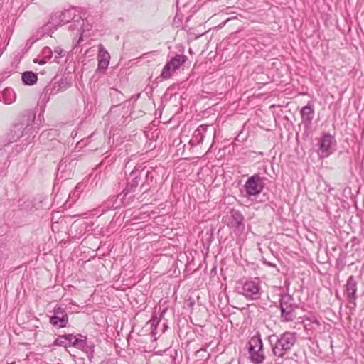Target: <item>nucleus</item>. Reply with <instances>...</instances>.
<instances>
[{"mask_svg":"<svg viewBox=\"0 0 364 364\" xmlns=\"http://www.w3.org/2000/svg\"><path fill=\"white\" fill-rule=\"evenodd\" d=\"M4 102L6 104H11L15 100V93L11 89H6L4 91Z\"/></svg>","mask_w":364,"mask_h":364,"instance_id":"obj_22","label":"nucleus"},{"mask_svg":"<svg viewBox=\"0 0 364 364\" xmlns=\"http://www.w3.org/2000/svg\"><path fill=\"white\" fill-rule=\"evenodd\" d=\"M63 24L60 11H55L50 14L49 21L47 23V34H49L50 30H56L58 26Z\"/></svg>","mask_w":364,"mask_h":364,"instance_id":"obj_16","label":"nucleus"},{"mask_svg":"<svg viewBox=\"0 0 364 364\" xmlns=\"http://www.w3.org/2000/svg\"><path fill=\"white\" fill-rule=\"evenodd\" d=\"M38 63H39L40 64H43V63H45V61H44L43 60H40Z\"/></svg>","mask_w":364,"mask_h":364,"instance_id":"obj_29","label":"nucleus"},{"mask_svg":"<svg viewBox=\"0 0 364 364\" xmlns=\"http://www.w3.org/2000/svg\"><path fill=\"white\" fill-rule=\"evenodd\" d=\"M71 85V80L68 77L56 76L48 86L51 94H56L60 91L65 90Z\"/></svg>","mask_w":364,"mask_h":364,"instance_id":"obj_9","label":"nucleus"},{"mask_svg":"<svg viewBox=\"0 0 364 364\" xmlns=\"http://www.w3.org/2000/svg\"><path fill=\"white\" fill-rule=\"evenodd\" d=\"M50 322L52 325L58 328L66 326L68 322V317L65 311L60 307L55 309L54 314L50 318Z\"/></svg>","mask_w":364,"mask_h":364,"instance_id":"obj_10","label":"nucleus"},{"mask_svg":"<svg viewBox=\"0 0 364 364\" xmlns=\"http://www.w3.org/2000/svg\"><path fill=\"white\" fill-rule=\"evenodd\" d=\"M274 337H276V336H274V335L270 336L269 337V341H270V342H272V338H274Z\"/></svg>","mask_w":364,"mask_h":364,"instance_id":"obj_28","label":"nucleus"},{"mask_svg":"<svg viewBox=\"0 0 364 364\" xmlns=\"http://www.w3.org/2000/svg\"><path fill=\"white\" fill-rule=\"evenodd\" d=\"M45 103L43 102V99H41V102H38V105L36 108V112H40L38 114V118L41 117L43 119V112H44Z\"/></svg>","mask_w":364,"mask_h":364,"instance_id":"obj_23","label":"nucleus"},{"mask_svg":"<svg viewBox=\"0 0 364 364\" xmlns=\"http://www.w3.org/2000/svg\"><path fill=\"white\" fill-rule=\"evenodd\" d=\"M296 341V333L287 331L277 337L272 352L275 356L282 358L294 346Z\"/></svg>","mask_w":364,"mask_h":364,"instance_id":"obj_1","label":"nucleus"},{"mask_svg":"<svg viewBox=\"0 0 364 364\" xmlns=\"http://www.w3.org/2000/svg\"><path fill=\"white\" fill-rule=\"evenodd\" d=\"M80 186H79V185L76 186L75 190V191H74V192H73V196H75V194L80 191H79V189H80Z\"/></svg>","mask_w":364,"mask_h":364,"instance_id":"obj_26","label":"nucleus"},{"mask_svg":"<svg viewBox=\"0 0 364 364\" xmlns=\"http://www.w3.org/2000/svg\"><path fill=\"white\" fill-rule=\"evenodd\" d=\"M50 55L49 56V58H53V61L57 63H59L60 59L65 57V54L67 53L66 50H65L60 46L55 47L53 50H50Z\"/></svg>","mask_w":364,"mask_h":364,"instance_id":"obj_21","label":"nucleus"},{"mask_svg":"<svg viewBox=\"0 0 364 364\" xmlns=\"http://www.w3.org/2000/svg\"><path fill=\"white\" fill-rule=\"evenodd\" d=\"M301 117L302 122L306 126H309L314 117V105L309 102L306 106L302 107L301 110Z\"/></svg>","mask_w":364,"mask_h":364,"instance_id":"obj_14","label":"nucleus"},{"mask_svg":"<svg viewBox=\"0 0 364 364\" xmlns=\"http://www.w3.org/2000/svg\"><path fill=\"white\" fill-rule=\"evenodd\" d=\"M268 266L272 267H276V264L271 262H265Z\"/></svg>","mask_w":364,"mask_h":364,"instance_id":"obj_27","label":"nucleus"},{"mask_svg":"<svg viewBox=\"0 0 364 364\" xmlns=\"http://www.w3.org/2000/svg\"><path fill=\"white\" fill-rule=\"evenodd\" d=\"M230 217L229 225L234 228L235 230L242 232L245 229L243 215L239 211L232 210L230 212Z\"/></svg>","mask_w":364,"mask_h":364,"instance_id":"obj_11","label":"nucleus"},{"mask_svg":"<svg viewBox=\"0 0 364 364\" xmlns=\"http://www.w3.org/2000/svg\"><path fill=\"white\" fill-rule=\"evenodd\" d=\"M240 293L247 299H257L260 296V284L258 281L247 280L241 288Z\"/></svg>","mask_w":364,"mask_h":364,"instance_id":"obj_7","label":"nucleus"},{"mask_svg":"<svg viewBox=\"0 0 364 364\" xmlns=\"http://www.w3.org/2000/svg\"><path fill=\"white\" fill-rule=\"evenodd\" d=\"M55 142H56L58 145H60V144L59 141H56Z\"/></svg>","mask_w":364,"mask_h":364,"instance_id":"obj_30","label":"nucleus"},{"mask_svg":"<svg viewBox=\"0 0 364 364\" xmlns=\"http://www.w3.org/2000/svg\"><path fill=\"white\" fill-rule=\"evenodd\" d=\"M187 57L184 55H176L169 62H168L161 72V76L164 79H168L171 77V74L178 69L181 65H183Z\"/></svg>","mask_w":364,"mask_h":364,"instance_id":"obj_8","label":"nucleus"},{"mask_svg":"<svg viewBox=\"0 0 364 364\" xmlns=\"http://www.w3.org/2000/svg\"><path fill=\"white\" fill-rule=\"evenodd\" d=\"M63 338L68 341V342L74 347L80 349L85 348L86 342L85 337L82 335L73 336L72 334L65 335Z\"/></svg>","mask_w":364,"mask_h":364,"instance_id":"obj_17","label":"nucleus"},{"mask_svg":"<svg viewBox=\"0 0 364 364\" xmlns=\"http://www.w3.org/2000/svg\"><path fill=\"white\" fill-rule=\"evenodd\" d=\"M34 201H35L34 206H35L36 209L43 208L42 200H41L40 198H35Z\"/></svg>","mask_w":364,"mask_h":364,"instance_id":"obj_24","label":"nucleus"},{"mask_svg":"<svg viewBox=\"0 0 364 364\" xmlns=\"http://www.w3.org/2000/svg\"><path fill=\"white\" fill-rule=\"evenodd\" d=\"M34 62H35V63H37V62H38L37 59H35V60H34Z\"/></svg>","mask_w":364,"mask_h":364,"instance_id":"obj_31","label":"nucleus"},{"mask_svg":"<svg viewBox=\"0 0 364 364\" xmlns=\"http://www.w3.org/2000/svg\"><path fill=\"white\" fill-rule=\"evenodd\" d=\"M297 305L294 302V299L289 295L282 297L280 300L281 317L282 321L288 322L293 321L296 316V309Z\"/></svg>","mask_w":364,"mask_h":364,"instance_id":"obj_4","label":"nucleus"},{"mask_svg":"<svg viewBox=\"0 0 364 364\" xmlns=\"http://www.w3.org/2000/svg\"><path fill=\"white\" fill-rule=\"evenodd\" d=\"M63 24L67 23L73 21L72 23L69 26L70 30H79V31H88L90 26L85 25V20L81 16L76 14V11L73 9L60 11Z\"/></svg>","mask_w":364,"mask_h":364,"instance_id":"obj_3","label":"nucleus"},{"mask_svg":"<svg viewBox=\"0 0 364 364\" xmlns=\"http://www.w3.org/2000/svg\"><path fill=\"white\" fill-rule=\"evenodd\" d=\"M304 327L305 331H313L314 330V326L318 327L320 326V322L317 319L315 316H306L305 319L303 320Z\"/></svg>","mask_w":364,"mask_h":364,"instance_id":"obj_19","label":"nucleus"},{"mask_svg":"<svg viewBox=\"0 0 364 364\" xmlns=\"http://www.w3.org/2000/svg\"><path fill=\"white\" fill-rule=\"evenodd\" d=\"M250 359L254 364H261L265 356L263 350V343L259 335L252 336L248 343Z\"/></svg>","mask_w":364,"mask_h":364,"instance_id":"obj_2","label":"nucleus"},{"mask_svg":"<svg viewBox=\"0 0 364 364\" xmlns=\"http://www.w3.org/2000/svg\"><path fill=\"white\" fill-rule=\"evenodd\" d=\"M23 125L16 124L8 133L7 136L4 141V145L7 146L11 143L16 141L23 136Z\"/></svg>","mask_w":364,"mask_h":364,"instance_id":"obj_13","label":"nucleus"},{"mask_svg":"<svg viewBox=\"0 0 364 364\" xmlns=\"http://www.w3.org/2000/svg\"><path fill=\"white\" fill-rule=\"evenodd\" d=\"M63 338V337H62V338ZM54 343H55V345H62V344H63V341H61V338H57V339L55 341Z\"/></svg>","mask_w":364,"mask_h":364,"instance_id":"obj_25","label":"nucleus"},{"mask_svg":"<svg viewBox=\"0 0 364 364\" xmlns=\"http://www.w3.org/2000/svg\"><path fill=\"white\" fill-rule=\"evenodd\" d=\"M318 156L321 158H327L336 150V141L328 133H325L318 140Z\"/></svg>","mask_w":364,"mask_h":364,"instance_id":"obj_5","label":"nucleus"},{"mask_svg":"<svg viewBox=\"0 0 364 364\" xmlns=\"http://www.w3.org/2000/svg\"><path fill=\"white\" fill-rule=\"evenodd\" d=\"M99 51L97 55V60H98V69L102 70H105L109 65L110 60V55L106 50L105 47L100 44Z\"/></svg>","mask_w":364,"mask_h":364,"instance_id":"obj_12","label":"nucleus"},{"mask_svg":"<svg viewBox=\"0 0 364 364\" xmlns=\"http://www.w3.org/2000/svg\"><path fill=\"white\" fill-rule=\"evenodd\" d=\"M21 80L26 85H33L38 80L37 75L32 71H26L22 73Z\"/></svg>","mask_w":364,"mask_h":364,"instance_id":"obj_20","label":"nucleus"},{"mask_svg":"<svg viewBox=\"0 0 364 364\" xmlns=\"http://www.w3.org/2000/svg\"><path fill=\"white\" fill-rule=\"evenodd\" d=\"M264 178H262L258 174H255L250 177L245 184L247 195L255 196L259 194L264 188Z\"/></svg>","mask_w":364,"mask_h":364,"instance_id":"obj_6","label":"nucleus"},{"mask_svg":"<svg viewBox=\"0 0 364 364\" xmlns=\"http://www.w3.org/2000/svg\"><path fill=\"white\" fill-rule=\"evenodd\" d=\"M346 292L350 302L355 301L357 292V282L353 276H350L346 284Z\"/></svg>","mask_w":364,"mask_h":364,"instance_id":"obj_15","label":"nucleus"},{"mask_svg":"<svg viewBox=\"0 0 364 364\" xmlns=\"http://www.w3.org/2000/svg\"><path fill=\"white\" fill-rule=\"evenodd\" d=\"M138 173L139 172L137 171H132L130 173V178H132V181L128 183L127 187L123 191L124 196H127L129 193L134 191L138 186L139 182L140 181L138 177Z\"/></svg>","mask_w":364,"mask_h":364,"instance_id":"obj_18","label":"nucleus"}]
</instances>
